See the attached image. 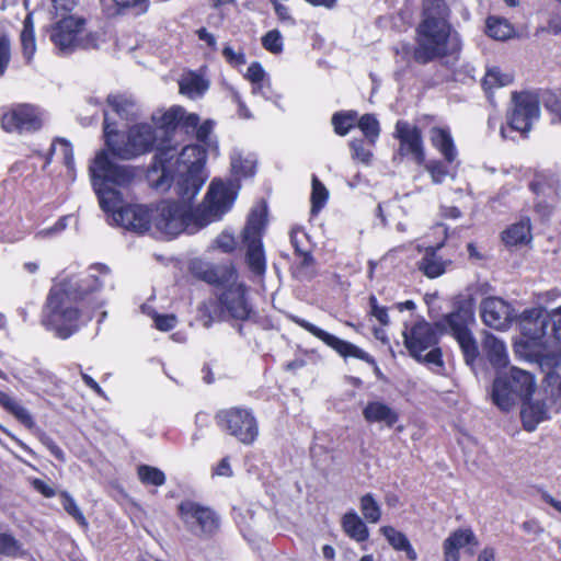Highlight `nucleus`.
I'll use <instances>...</instances> for the list:
<instances>
[{"mask_svg": "<svg viewBox=\"0 0 561 561\" xmlns=\"http://www.w3.org/2000/svg\"><path fill=\"white\" fill-rule=\"evenodd\" d=\"M205 154L197 146L183 148L174 169V183L180 201L164 199L154 208L127 205L123 190L129 188L137 176L136 168L116 162L105 151L96 153L89 167L93 190L110 225L142 234L154 226L162 234L174 238L182 232L193 234L219 220L232 207L239 184L213 180L203 205L193 206L204 183Z\"/></svg>", "mask_w": 561, "mask_h": 561, "instance_id": "obj_1", "label": "nucleus"}, {"mask_svg": "<svg viewBox=\"0 0 561 561\" xmlns=\"http://www.w3.org/2000/svg\"><path fill=\"white\" fill-rule=\"evenodd\" d=\"M108 266L95 263L85 271H65L51 286L43 310V325L55 336L67 340L77 333L82 321L78 302L91 309L101 308L105 301L98 294L111 280Z\"/></svg>", "mask_w": 561, "mask_h": 561, "instance_id": "obj_2", "label": "nucleus"}, {"mask_svg": "<svg viewBox=\"0 0 561 561\" xmlns=\"http://www.w3.org/2000/svg\"><path fill=\"white\" fill-rule=\"evenodd\" d=\"M450 10L445 0H424L422 21L415 28L412 59L427 65L461 49V41L449 23Z\"/></svg>", "mask_w": 561, "mask_h": 561, "instance_id": "obj_3", "label": "nucleus"}, {"mask_svg": "<svg viewBox=\"0 0 561 561\" xmlns=\"http://www.w3.org/2000/svg\"><path fill=\"white\" fill-rule=\"evenodd\" d=\"M105 144L108 151H104L116 162H118L117 158L128 160L156 150V158L164 164L163 174L171 171L174 173L178 163V159L172 161L174 149L159 137L152 124H136L128 129L126 135H121L116 129L111 128V113L106 112Z\"/></svg>", "mask_w": 561, "mask_h": 561, "instance_id": "obj_4", "label": "nucleus"}, {"mask_svg": "<svg viewBox=\"0 0 561 561\" xmlns=\"http://www.w3.org/2000/svg\"><path fill=\"white\" fill-rule=\"evenodd\" d=\"M192 271L199 279L221 289L217 294V301L224 320L248 321L255 314L249 298V287L238 280V272L233 265L194 262Z\"/></svg>", "mask_w": 561, "mask_h": 561, "instance_id": "obj_5", "label": "nucleus"}, {"mask_svg": "<svg viewBox=\"0 0 561 561\" xmlns=\"http://www.w3.org/2000/svg\"><path fill=\"white\" fill-rule=\"evenodd\" d=\"M519 329L522 337L516 344L517 351H523L541 369H548L543 357L548 354L549 311L541 307L525 310L519 316Z\"/></svg>", "mask_w": 561, "mask_h": 561, "instance_id": "obj_6", "label": "nucleus"}, {"mask_svg": "<svg viewBox=\"0 0 561 561\" xmlns=\"http://www.w3.org/2000/svg\"><path fill=\"white\" fill-rule=\"evenodd\" d=\"M474 323L472 299L459 301L451 312L438 321L442 333H449L458 342L468 365H473L479 356L478 344L471 331Z\"/></svg>", "mask_w": 561, "mask_h": 561, "instance_id": "obj_7", "label": "nucleus"}, {"mask_svg": "<svg viewBox=\"0 0 561 561\" xmlns=\"http://www.w3.org/2000/svg\"><path fill=\"white\" fill-rule=\"evenodd\" d=\"M442 331L438 322L430 323L424 319L413 324H405L403 331L404 345L410 355L419 362L443 366L442 351L437 347Z\"/></svg>", "mask_w": 561, "mask_h": 561, "instance_id": "obj_8", "label": "nucleus"}, {"mask_svg": "<svg viewBox=\"0 0 561 561\" xmlns=\"http://www.w3.org/2000/svg\"><path fill=\"white\" fill-rule=\"evenodd\" d=\"M531 374L512 367L508 374H499L493 382L492 398L503 411H508L517 401L528 399L535 391Z\"/></svg>", "mask_w": 561, "mask_h": 561, "instance_id": "obj_9", "label": "nucleus"}, {"mask_svg": "<svg viewBox=\"0 0 561 561\" xmlns=\"http://www.w3.org/2000/svg\"><path fill=\"white\" fill-rule=\"evenodd\" d=\"M266 225V208L256 207L251 210L243 229V243L247 247L245 262L251 273L263 278L266 272V257L262 243V234Z\"/></svg>", "mask_w": 561, "mask_h": 561, "instance_id": "obj_10", "label": "nucleus"}, {"mask_svg": "<svg viewBox=\"0 0 561 561\" xmlns=\"http://www.w3.org/2000/svg\"><path fill=\"white\" fill-rule=\"evenodd\" d=\"M84 24V19L69 15L53 26L50 41L60 55L72 54L78 48L91 49L98 47L95 34L83 35Z\"/></svg>", "mask_w": 561, "mask_h": 561, "instance_id": "obj_11", "label": "nucleus"}, {"mask_svg": "<svg viewBox=\"0 0 561 561\" xmlns=\"http://www.w3.org/2000/svg\"><path fill=\"white\" fill-rule=\"evenodd\" d=\"M218 425L243 445H252L259 436V423L253 412L244 408H230L216 414Z\"/></svg>", "mask_w": 561, "mask_h": 561, "instance_id": "obj_12", "label": "nucleus"}, {"mask_svg": "<svg viewBox=\"0 0 561 561\" xmlns=\"http://www.w3.org/2000/svg\"><path fill=\"white\" fill-rule=\"evenodd\" d=\"M178 511L187 531L198 538H210L219 529V516L208 506L187 500L179 504Z\"/></svg>", "mask_w": 561, "mask_h": 561, "instance_id": "obj_13", "label": "nucleus"}, {"mask_svg": "<svg viewBox=\"0 0 561 561\" xmlns=\"http://www.w3.org/2000/svg\"><path fill=\"white\" fill-rule=\"evenodd\" d=\"M1 128L7 133H34L42 128L39 110L27 103L12 104L2 108Z\"/></svg>", "mask_w": 561, "mask_h": 561, "instance_id": "obj_14", "label": "nucleus"}, {"mask_svg": "<svg viewBox=\"0 0 561 561\" xmlns=\"http://www.w3.org/2000/svg\"><path fill=\"white\" fill-rule=\"evenodd\" d=\"M512 103L513 107L507 116L510 128L522 134L528 133L540 116L537 95L525 91L513 92Z\"/></svg>", "mask_w": 561, "mask_h": 561, "instance_id": "obj_15", "label": "nucleus"}, {"mask_svg": "<svg viewBox=\"0 0 561 561\" xmlns=\"http://www.w3.org/2000/svg\"><path fill=\"white\" fill-rule=\"evenodd\" d=\"M289 319L294 323L299 325L300 328L308 331L313 336L321 340L325 345H328L329 347L334 350L342 357H345V358L354 357V358H358V359L364 360L371 365L376 364L375 359L368 353H366L364 350L359 348L355 344L344 341V340L318 328L313 323H311L298 316L291 314V316H289Z\"/></svg>", "mask_w": 561, "mask_h": 561, "instance_id": "obj_16", "label": "nucleus"}, {"mask_svg": "<svg viewBox=\"0 0 561 561\" xmlns=\"http://www.w3.org/2000/svg\"><path fill=\"white\" fill-rule=\"evenodd\" d=\"M480 314L483 323L494 330L504 331L518 318L511 304L500 297H486L481 301Z\"/></svg>", "mask_w": 561, "mask_h": 561, "instance_id": "obj_17", "label": "nucleus"}, {"mask_svg": "<svg viewBox=\"0 0 561 561\" xmlns=\"http://www.w3.org/2000/svg\"><path fill=\"white\" fill-rule=\"evenodd\" d=\"M393 136L400 141V153L402 156H411L419 163L424 161L423 138L417 126L399 119L396 123Z\"/></svg>", "mask_w": 561, "mask_h": 561, "instance_id": "obj_18", "label": "nucleus"}, {"mask_svg": "<svg viewBox=\"0 0 561 561\" xmlns=\"http://www.w3.org/2000/svg\"><path fill=\"white\" fill-rule=\"evenodd\" d=\"M548 354L543 363L548 369L557 368L561 364V306L549 312Z\"/></svg>", "mask_w": 561, "mask_h": 561, "instance_id": "obj_19", "label": "nucleus"}, {"mask_svg": "<svg viewBox=\"0 0 561 561\" xmlns=\"http://www.w3.org/2000/svg\"><path fill=\"white\" fill-rule=\"evenodd\" d=\"M111 113V128L116 129V122L114 117L117 116L124 121H131L136 118L138 106L136 102L124 94H111L107 96V108L104 110Z\"/></svg>", "mask_w": 561, "mask_h": 561, "instance_id": "obj_20", "label": "nucleus"}, {"mask_svg": "<svg viewBox=\"0 0 561 561\" xmlns=\"http://www.w3.org/2000/svg\"><path fill=\"white\" fill-rule=\"evenodd\" d=\"M430 140L432 146L444 157L445 162L451 164L457 160L458 151L449 128L432 127L430 129Z\"/></svg>", "mask_w": 561, "mask_h": 561, "instance_id": "obj_21", "label": "nucleus"}, {"mask_svg": "<svg viewBox=\"0 0 561 561\" xmlns=\"http://www.w3.org/2000/svg\"><path fill=\"white\" fill-rule=\"evenodd\" d=\"M523 407L520 411L523 426L526 431L533 432L539 423L549 419L548 408L543 401H533L531 397L522 400Z\"/></svg>", "mask_w": 561, "mask_h": 561, "instance_id": "obj_22", "label": "nucleus"}, {"mask_svg": "<svg viewBox=\"0 0 561 561\" xmlns=\"http://www.w3.org/2000/svg\"><path fill=\"white\" fill-rule=\"evenodd\" d=\"M363 416L368 423H383L392 427L399 421V413L382 401H370L363 410Z\"/></svg>", "mask_w": 561, "mask_h": 561, "instance_id": "obj_23", "label": "nucleus"}, {"mask_svg": "<svg viewBox=\"0 0 561 561\" xmlns=\"http://www.w3.org/2000/svg\"><path fill=\"white\" fill-rule=\"evenodd\" d=\"M528 187L535 197H559V180L552 172H536Z\"/></svg>", "mask_w": 561, "mask_h": 561, "instance_id": "obj_24", "label": "nucleus"}, {"mask_svg": "<svg viewBox=\"0 0 561 561\" xmlns=\"http://www.w3.org/2000/svg\"><path fill=\"white\" fill-rule=\"evenodd\" d=\"M482 347L488 360L495 369L506 367L508 364V354L503 341L488 333L483 339Z\"/></svg>", "mask_w": 561, "mask_h": 561, "instance_id": "obj_25", "label": "nucleus"}, {"mask_svg": "<svg viewBox=\"0 0 561 561\" xmlns=\"http://www.w3.org/2000/svg\"><path fill=\"white\" fill-rule=\"evenodd\" d=\"M502 240L507 247L526 244L531 240V226L528 217L508 226L502 232Z\"/></svg>", "mask_w": 561, "mask_h": 561, "instance_id": "obj_26", "label": "nucleus"}, {"mask_svg": "<svg viewBox=\"0 0 561 561\" xmlns=\"http://www.w3.org/2000/svg\"><path fill=\"white\" fill-rule=\"evenodd\" d=\"M380 533L396 551L404 552L410 561L417 560V553L405 534L392 526H382Z\"/></svg>", "mask_w": 561, "mask_h": 561, "instance_id": "obj_27", "label": "nucleus"}, {"mask_svg": "<svg viewBox=\"0 0 561 561\" xmlns=\"http://www.w3.org/2000/svg\"><path fill=\"white\" fill-rule=\"evenodd\" d=\"M183 115V107L172 106L170 110L164 112L159 118L153 116V121H157L154 129L161 139L169 145L170 133L180 126V121Z\"/></svg>", "mask_w": 561, "mask_h": 561, "instance_id": "obj_28", "label": "nucleus"}, {"mask_svg": "<svg viewBox=\"0 0 561 561\" xmlns=\"http://www.w3.org/2000/svg\"><path fill=\"white\" fill-rule=\"evenodd\" d=\"M442 244L436 248L430 247L419 262V268L423 274L430 278H436L443 275L446 271V261L438 255V250Z\"/></svg>", "mask_w": 561, "mask_h": 561, "instance_id": "obj_29", "label": "nucleus"}, {"mask_svg": "<svg viewBox=\"0 0 561 561\" xmlns=\"http://www.w3.org/2000/svg\"><path fill=\"white\" fill-rule=\"evenodd\" d=\"M342 528L350 538L357 542L366 541L369 537L368 527L354 510L343 515Z\"/></svg>", "mask_w": 561, "mask_h": 561, "instance_id": "obj_30", "label": "nucleus"}, {"mask_svg": "<svg viewBox=\"0 0 561 561\" xmlns=\"http://www.w3.org/2000/svg\"><path fill=\"white\" fill-rule=\"evenodd\" d=\"M180 92L192 99H198L203 96L209 88V83L202 76L195 72H188L183 76L179 81Z\"/></svg>", "mask_w": 561, "mask_h": 561, "instance_id": "obj_31", "label": "nucleus"}, {"mask_svg": "<svg viewBox=\"0 0 561 561\" xmlns=\"http://www.w3.org/2000/svg\"><path fill=\"white\" fill-rule=\"evenodd\" d=\"M0 405L28 430L35 427L31 412L2 390H0Z\"/></svg>", "mask_w": 561, "mask_h": 561, "instance_id": "obj_32", "label": "nucleus"}, {"mask_svg": "<svg viewBox=\"0 0 561 561\" xmlns=\"http://www.w3.org/2000/svg\"><path fill=\"white\" fill-rule=\"evenodd\" d=\"M28 550L25 549L24 545L16 539L11 533L0 531V556L19 559L27 557Z\"/></svg>", "mask_w": 561, "mask_h": 561, "instance_id": "obj_33", "label": "nucleus"}, {"mask_svg": "<svg viewBox=\"0 0 561 561\" xmlns=\"http://www.w3.org/2000/svg\"><path fill=\"white\" fill-rule=\"evenodd\" d=\"M231 172L236 181L252 178L256 172V161L252 156L243 158L240 152H233L231 154Z\"/></svg>", "mask_w": 561, "mask_h": 561, "instance_id": "obj_34", "label": "nucleus"}, {"mask_svg": "<svg viewBox=\"0 0 561 561\" xmlns=\"http://www.w3.org/2000/svg\"><path fill=\"white\" fill-rule=\"evenodd\" d=\"M486 34L496 41H506L514 35L513 25L503 18L489 16L486 19Z\"/></svg>", "mask_w": 561, "mask_h": 561, "instance_id": "obj_35", "label": "nucleus"}, {"mask_svg": "<svg viewBox=\"0 0 561 561\" xmlns=\"http://www.w3.org/2000/svg\"><path fill=\"white\" fill-rule=\"evenodd\" d=\"M358 113L356 111H341L332 116L334 131L340 136H345L357 124Z\"/></svg>", "mask_w": 561, "mask_h": 561, "instance_id": "obj_36", "label": "nucleus"}, {"mask_svg": "<svg viewBox=\"0 0 561 561\" xmlns=\"http://www.w3.org/2000/svg\"><path fill=\"white\" fill-rule=\"evenodd\" d=\"M21 44L23 56L30 62L36 51L35 32L33 22L30 15L26 16L21 32Z\"/></svg>", "mask_w": 561, "mask_h": 561, "instance_id": "obj_37", "label": "nucleus"}, {"mask_svg": "<svg viewBox=\"0 0 561 561\" xmlns=\"http://www.w3.org/2000/svg\"><path fill=\"white\" fill-rule=\"evenodd\" d=\"M466 545H477V539L471 529H457L447 537L443 548L459 552V549Z\"/></svg>", "mask_w": 561, "mask_h": 561, "instance_id": "obj_38", "label": "nucleus"}, {"mask_svg": "<svg viewBox=\"0 0 561 561\" xmlns=\"http://www.w3.org/2000/svg\"><path fill=\"white\" fill-rule=\"evenodd\" d=\"M359 507L366 522L377 524L380 520L381 507L371 493H366L360 497Z\"/></svg>", "mask_w": 561, "mask_h": 561, "instance_id": "obj_39", "label": "nucleus"}, {"mask_svg": "<svg viewBox=\"0 0 561 561\" xmlns=\"http://www.w3.org/2000/svg\"><path fill=\"white\" fill-rule=\"evenodd\" d=\"M137 474L140 482L145 485L161 486L167 481L165 474L161 469L149 465H140L137 468Z\"/></svg>", "mask_w": 561, "mask_h": 561, "instance_id": "obj_40", "label": "nucleus"}, {"mask_svg": "<svg viewBox=\"0 0 561 561\" xmlns=\"http://www.w3.org/2000/svg\"><path fill=\"white\" fill-rule=\"evenodd\" d=\"M308 241L307 233L300 228H293L290 231V242L297 254L302 256L301 264L310 265L313 262V257L310 251L306 248Z\"/></svg>", "mask_w": 561, "mask_h": 561, "instance_id": "obj_41", "label": "nucleus"}, {"mask_svg": "<svg viewBox=\"0 0 561 561\" xmlns=\"http://www.w3.org/2000/svg\"><path fill=\"white\" fill-rule=\"evenodd\" d=\"M59 496L61 500V505H62L64 510L66 511V513L69 516H71L81 527L87 528L89 525L88 520L84 517L80 507L78 506L73 496L67 491H61L59 493Z\"/></svg>", "mask_w": 561, "mask_h": 561, "instance_id": "obj_42", "label": "nucleus"}, {"mask_svg": "<svg viewBox=\"0 0 561 561\" xmlns=\"http://www.w3.org/2000/svg\"><path fill=\"white\" fill-rule=\"evenodd\" d=\"M513 81V76L510 73H503L500 68L493 67L490 68L484 78H483V87L485 90H490L493 88H501L508 85Z\"/></svg>", "mask_w": 561, "mask_h": 561, "instance_id": "obj_43", "label": "nucleus"}, {"mask_svg": "<svg viewBox=\"0 0 561 561\" xmlns=\"http://www.w3.org/2000/svg\"><path fill=\"white\" fill-rule=\"evenodd\" d=\"M554 369H542L547 370L543 379L545 390L553 402H561V376Z\"/></svg>", "mask_w": 561, "mask_h": 561, "instance_id": "obj_44", "label": "nucleus"}, {"mask_svg": "<svg viewBox=\"0 0 561 561\" xmlns=\"http://www.w3.org/2000/svg\"><path fill=\"white\" fill-rule=\"evenodd\" d=\"M357 126L369 142L374 145L380 133L377 118L373 114H365L359 119L357 118Z\"/></svg>", "mask_w": 561, "mask_h": 561, "instance_id": "obj_45", "label": "nucleus"}, {"mask_svg": "<svg viewBox=\"0 0 561 561\" xmlns=\"http://www.w3.org/2000/svg\"><path fill=\"white\" fill-rule=\"evenodd\" d=\"M329 197V192L325 186L319 181V179L313 175L312 176V192H311V211L313 214L318 213L327 203Z\"/></svg>", "mask_w": 561, "mask_h": 561, "instance_id": "obj_46", "label": "nucleus"}, {"mask_svg": "<svg viewBox=\"0 0 561 561\" xmlns=\"http://www.w3.org/2000/svg\"><path fill=\"white\" fill-rule=\"evenodd\" d=\"M425 168L430 173L432 182L434 184L443 183L447 176L454 178V174L450 172L449 168L443 161L432 160L426 164Z\"/></svg>", "mask_w": 561, "mask_h": 561, "instance_id": "obj_47", "label": "nucleus"}, {"mask_svg": "<svg viewBox=\"0 0 561 561\" xmlns=\"http://www.w3.org/2000/svg\"><path fill=\"white\" fill-rule=\"evenodd\" d=\"M213 129H214V122L210 121V119H207L205 121L204 123H199L198 127L196 128L195 133L193 134V136H195V138L197 139V141L201 144V145H196L197 147H199L203 151H204V154L206 156V149L204 148V146H208L210 147V135L213 133ZM190 145H187L188 147ZM186 148V146L184 147ZM206 163V161L204 162V164ZM205 169V165L203 167ZM204 172H206L204 170ZM207 175V173H205Z\"/></svg>", "mask_w": 561, "mask_h": 561, "instance_id": "obj_48", "label": "nucleus"}, {"mask_svg": "<svg viewBox=\"0 0 561 561\" xmlns=\"http://www.w3.org/2000/svg\"><path fill=\"white\" fill-rule=\"evenodd\" d=\"M262 46L272 54H280L284 49L283 36L278 30H271L262 37Z\"/></svg>", "mask_w": 561, "mask_h": 561, "instance_id": "obj_49", "label": "nucleus"}, {"mask_svg": "<svg viewBox=\"0 0 561 561\" xmlns=\"http://www.w3.org/2000/svg\"><path fill=\"white\" fill-rule=\"evenodd\" d=\"M350 147L352 150V158L357 160L364 164H369L373 158V152L370 149L365 147V141L363 139H353L350 142Z\"/></svg>", "mask_w": 561, "mask_h": 561, "instance_id": "obj_50", "label": "nucleus"}, {"mask_svg": "<svg viewBox=\"0 0 561 561\" xmlns=\"http://www.w3.org/2000/svg\"><path fill=\"white\" fill-rule=\"evenodd\" d=\"M558 201L559 197L551 199L549 197H535L534 211L542 219L549 218L552 215Z\"/></svg>", "mask_w": 561, "mask_h": 561, "instance_id": "obj_51", "label": "nucleus"}, {"mask_svg": "<svg viewBox=\"0 0 561 561\" xmlns=\"http://www.w3.org/2000/svg\"><path fill=\"white\" fill-rule=\"evenodd\" d=\"M57 147L59 148V150L61 151V153L64 156V162H65L66 167L69 170H72L73 165H75V159H73V152H72L71 145L67 140L60 139L58 141L51 144L50 150L55 151L57 149Z\"/></svg>", "mask_w": 561, "mask_h": 561, "instance_id": "obj_52", "label": "nucleus"}, {"mask_svg": "<svg viewBox=\"0 0 561 561\" xmlns=\"http://www.w3.org/2000/svg\"><path fill=\"white\" fill-rule=\"evenodd\" d=\"M10 61V39L4 34H0V78L4 75Z\"/></svg>", "mask_w": 561, "mask_h": 561, "instance_id": "obj_53", "label": "nucleus"}, {"mask_svg": "<svg viewBox=\"0 0 561 561\" xmlns=\"http://www.w3.org/2000/svg\"><path fill=\"white\" fill-rule=\"evenodd\" d=\"M370 314L375 317L382 325H388L390 320L386 307L379 306L377 298L373 295L369 297Z\"/></svg>", "mask_w": 561, "mask_h": 561, "instance_id": "obj_54", "label": "nucleus"}, {"mask_svg": "<svg viewBox=\"0 0 561 561\" xmlns=\"http://www.w3.org/2000/svg\"><path fill=\"white\" fill-rule=\"evenodd\" d=\"M199 125V116L195 113H187L183 108L180 126L186 134L193 135Z\"/></svg>", "mask_w": 561, "mask_h": 561, "instance_id": "obj_55", "label": "nucleus"}, {"mask_svg": "<svg viewBox=\"0 0 561 561\" xmlns=\"http://www.w3.org/2000/svg\"><path fill=\"white\" fill-rule=\"evenodd\" d=\"M38 439L56 459L65 461L64 450L54 442L50 436L44 432H38Z\"/></svg>", "mask_w": 561, "mask_h": 561, "instance_id": "obj_56", "label": "nucleus"}, {"mask_svg": "<svg viewBox=\"0 0 561 561\" xmlns=\"http://www.w3.org/2000/svg\"><path fill=\"white\" fill-rule=\"evenodd\" d=\"M222 55L226 61L232 66L238 67L247 62L245 55L242 50L236 51L231 46L226 45L222 49Z\"/></svg>", "mask_w": 561, "mask_h": 561, "instance_id": "obj_57", "label": "nucleus"}, {"mask_svg": "<svg viewBox=\"0 0 561 561\" xmlns=\"http://www.w3.org/2000/svg\"><path fill=\"white\" fill-rule=\"evenodd\" d=\"M215 247L225 253H230L236 249L237 242L232 233L224 231L214 241Z\"/></svg>", "mask_w": 561, "mask_h": 561, "instance_id": "obj_58", "label": "nucleus"}, {"mask_svg": "<svg viewBox=\"0 0 561 561\" xmlns=\"http://www.w3.org/2000/svg\"><path fill=\"white\" fill-rule=\"evenodd\" d=\"M245 78L252 82L253 85L261 83L266 79V73L260 62H252L248 67Z\"/></svg>", "mask_w": 561, "mask_h": 561, "instance_id": "obj_59", "label": "nucleus"}, {"mask_svg": "<svg viewBox=\"0 0 561 561\" xmlns=\"http://www.w3.org/2000/svg\"><path fill=\"white\" fill-rule=\"evenodd\" d=\"M154 327L160 331H170L175 328L178 319L174 314H154Z\"/></svg>", "mask_w": 561, "mask_h": 561, "instance_id": "obj_60", "label": "nucleus"}, {"mask_svg": "<svg viewBox=\"0 0 561 561\" xmlns=\"http://www.w3.org/2000/svg\"><path fill=\"white\" fill-rule=\"evenodd\" d=\"M119 9L133 8L137 13H144L148 9V0H113Z\"/></svg>", "mask_w": 561, "mask_h": 561, "instance_id": "obj_61", "label": "nucleus"}, {"mask_svg": "<svg viewBox=\"0 0 561 561\" xmlns=\"http://www.w3.org/2000/svg\"><path fill=\"white\" fill-rule=\"evenodd\" d=\"M230 92H231L232 101L238 105L239 116L242 118H245V119L251 118L252 114H251L250 110L247 107L245 103L243 102L240 93L234 89H231Z\"/></svg>", "mask_w": 561, "mask_h": 561, "instance_id": "obj_62", "label": "nucleus"}, {"mask_svg": "<svg viewBox=\"0 0 561 561\" xmlns=\"http://www.w3.org/2000/svg\"><path fill=\"white\" fill-rule=\"evenodd\" d=\"M32 486L34 488V490H36L38 493H41L43 496L47 499L54 497L57 494L54 488H51L41 479H33Z\"/></svg>", "mask_w": 561, "mask_h": 561, "instance_id": "obj_63", "label": "nucleus"}, {"mask_svg": "<svg viewBox=\"0 0 561 561\" xmlns=\"http://www.w3.org/2000/svg\"><path fill=\"white\" fill-rule=\"evenodd\" d=\"M252 92L253 94H259L263 96L265 100H273L274 98V92L272 90L271 82L268 79L253 85Z\"/></svg>", "mask_w": 561, "mask_h": 561, "instance_id": "obj_64", "label": "nucleus"}]
</instances>
